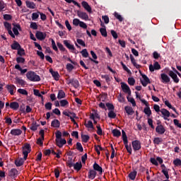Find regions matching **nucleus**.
<instances>
[{
  "mask_svg": "<svg viewBox=\"0 0 181 181\" xmlns=\"http://www.w3.org/2000/svg\"><path fill=\"white\" fill-rule=\"evenodd\" d=\"M26 76L30 81H40V76L33 71H28Z\"/></svg>",
  "mask_w": 181,
  "mask_h": 181,
  "instance_id": "nucleus-1",
  "label": "nucleus"
},
{
  "mask_svg": "<svg viewBox=\"0 0 181 181\" xmlns=\"http://www.w3.org/2000/svg\"><path fill=\"white\" fill-rule=\"evenodd\" d=\"M30 153V144H24L23 146V155H24V159H28V155Z\"/></svg>",
  "mask_w": 181,
  "mask_h": 181,
  "instance_id": "nucleus-2",
  "label": "nucleus"
},
{
  "mask_svg": "<svg viewBox=\"0 0 181 181\" xmlns=\"http://www.w3.org/2000/svg\"><path fill=\"white\" fill-rule=\"evenodd\" d=\"M160 64H159V62L157 61H154V64L149 65V71L153 73V71H155V70H160Z\"/></svg>",
  "mask_w": 181,
  "mask_h": 181,
  "instance_id": "nucleus-3",
  "label": "nucleus"
},
{
  "mask_svg": "<svg viewBox=\"0 0 181 181\" xmlns=\"http://www.w3.org/2000/svg\"><path fill=\"white\" fill-rule=\"evenodd\" d=\"M121 87H122V91H124L125 94H128V95H131V88L127 83L122 82Z\"/></svg>",
  "mask_w": 181,
  "mask_h": 181,
  "instance_id": "nucleus-4",
  "label": "nucleus"
},
{
  "mask_svg": "<svg viewBox=\"0 0 181 181\" xmlns=\"http://www.w3.org/2000/svg\"><path fill=\"white\" fill-rule=\"evenodd\" d=\"M106 107L109 110V112H108L109 118H114V105L111 103H106Z\"/></svg>",
  "mask_w": 181,
  "mask_h": 181,
  "instance_id": "nucleus-5",
  "label": "nucleus"
},
{
  "mask_svg": "<svg viewBox=\"0 0 181 181\" xmlns=\"http://www.w3.org/2000/svg\"><path fill=\"white\" fill-rule=\"evenodd\" d=\"M160 112L162 115H163V119H165V121H170L168 118L169 117H170V112H169V110L163 108L160 110Z\"/></svg>",
  "mask_w": 181,
  "mask_h": 181,
  "instance_id": "nucleus-6",
  "label": "nucleus"
},
{
  "mask_svg": "<svg viewBox=\"0 0 181 181\" xmlns=\"http://www.w3.org/2000/svg\"><path fill=\"white\" fill-rule=\"evenodd\" d=\"M63 43L69 50H71L73 53H76V48L74 47V45L70 44V41L65 40L63 41Z\"/></svg>",
  "mask_w": 181,
  "mask_h": 181,
  "instance_id": "nucleus-7",
  "label": "nucleus"
},
{
  "mask_svg": "<svg viewBox=\"0 0 181 181\" xmlns=\"http://www.w3.org/2000/svg\"><path fill=\"white\" fill-rule=\"evenodd\" d=\"M6 88L7 89L8 93H10L11 95H13V94L16 93V86H15V85H6Z\"/></svg>",
  "mask_w": 181,
  "mask_h": 181,
  "instance_id": "nucleus-8",
  "label": "nucleus"
},
{
  "mask_svg": "<svg viewBox=\"0 0 181 181\" xmlns=\"http://www.w3.org/2000/svg\"><path fill=\"white\" fill-rule=\"evenodd\" d=\"M156 132L159 135H163L165 132H166V129H165V127L162 124H159L156 127Z\"/></svg>",
  "mask_w": 181,
  "mask_h": 181,
  "instance_id": "nucleus-9",
  "label": "nucleus"
},
{
  "mask_svg": "<svg viewBox=\"0 0 181 181\" xmlns=\"http://www.w3.org/2000/svg\"><path fill=\"white\" fill-rule=\"evenodd\" d=\"M168 76H170V77H171V78H173L174 83H179L180 79L177 77V74L176 73H175L173 71H168Z\"/></svg>",
  "mask_w": 181,
  "mask_h": 181,
  "instance_id": "nucleus-10",
  "label": "nucleus"
},
{
  "mask_svg": "<svg viewBox=\"0 0 181 181\" xmlns=\"http://www.w3.org/2000/svg\"><path fill=\"white\" fill-rule=\"evenodd\" d=\"M141 76L144 80V81L141 80V83L143 87H146V86H148V84H151V80L146 74H142Z\"/></svg>",
  "mask_w": 181,
  "mask_h": 181,
  "instance_id": "nucleus-11",
  "label": "nucleus"
},
{
  "mask_svg": "<svg viewBox=\"0 0 181 181\" xmlns=\"http://www.w3.org/2000/svg\"><path fill=\"white\" fill-rule=\"evenodd\" d=\"M132 145L133 146L134 151H139V149H141V141H139L138 140L133 141L132 142Z\"/></svg>",
  "mask_w": 181,
  "mask_h": 181,
  "instance_id": "nucleus-12",
  "label": "nucleus"
},
{
  "mask_svg": "<svg viewBox=\"0 0 181 181\" xmlns=\"http://www.w3.org/2000/svg\"><path fill=\"white\" fill-rule=\"evenodd\" d=\"M161 82L164 84H168V83H170V78L166 74H160Z\"/></svg>",
  "mask_w": 181,
  "mask_h": 181,
  "instance_id": "nucleus-13",
  "label": "nucleus"
},
{
  "mask_svg": "<svg viewBox=\"0 0 181 181\" xmlns=\"http://www.w3.org/2000/svg\"><path fill=\"white\" fill-rule=\"evenodd\" d=\"M40 135L41 137L38 138L37 140V145H43V139H45V130L42 129L40 131Z\"/></svg>",
  "mask_w": 181,
  "mask_h": 181,
  "instance_id": "nucleus-14",
  "label": "nucleus"
},
{
  "mask_svg": "<svg viewBox=\"0 0 181 181\" xmlns=\"http://www.w3.org/2000/svg\"><path fill=\"white\" fill-rule=\"evenodd\" d=\"M19 172L16 168H12L10 170L8 173V176L11 177L12 179H15L18 175Z\"/></svg>",
  "mask_w": 181,
  "mask_h": 181,
  "instance_id": "nucleus-15",
  "label": "nucleus"
},
{
  "mask_svg": "<svg viewBox=\"0 0 181 181\" xmlns=\"http://www.w3.org/2000/svg\"><path fill=\"white\" fill-rule=\"evenodd\" d=\"M77 15L78 18H81V19H83V21H88V14L86 12L78 11Z\"/></svg>",
  "mask_w": 181,
  "mask_h": 181,
  "instance_id": "nucleus-16",
  "label": "nucleus"
},
{
  "mask_svg": "<svg viewBox=\"0 0 181 181\" xmlns=\"http://www.w3.org/2000/svg\"><path fill=\"white\" fill-rule=\"evenodd\" d=\"M35 37L38 40H45L46 39V33L37 31L35 34Z\"/></svg>",
  "mask_w": 181,
  "mask_h": 181,
  "instance_id": "nucleus-17",
  "label": "nucleus"
},
{
  "mask_svg": "<svg viewBox=\"0 0 181 181\" xmlns=\"http://www.w3.org/2000/svg\"><path fill=\"white\" fill-rule=\"evenodd\" d=\"M55 141L59 148H63V145H66V144H67V141L64 139H56Z\"/></svg>",
  "mask_w": 181,
  "mask_h": 181,
  "instance_id": "nucleus-18",
  "label": "nucleus"
},
{
  "mask_svg": "<svg viewBox=\"0 0 181 181\" xmlns=\"http://www.w3.org/2000/svg\"><path fill=\"white\" fill-rule=\"evenodd\" d=\"M81 5L83 8H84V9L87 11V12H89V13H91L92 12L91 6L88 5V3H87V1H82Z\"/></svg>",
  "mask_w": 181,
  "mask_h": 181,
  "instance_id": "nucleus-19",
  "label": "nucleus"
},
{
  "mask_svg": "<svg viewBox=\"0 0 181 181\" xmlns=\"http://www.w3.org/2000/svg\"><path fill=\"white\" fill-rule=\"evenodd\" d=\"M95 176H97V172L94 170H90L88 175V179L93 180V179H95Z\"/></svg>",
  "mask_w": 181,
  "mask_h": 181,
  "instance_id": "nucleus-20",
  "label": "nucleus"
},
{
  "mask_svg": "<svg viewBox=\"0 0 181 181\" xmlns=\"http://www.w3.org/2000/svg\"><path fill=\"white\" fill-rule=\"evenodd\" d=\"M22 134V130L19 129H13L11 130V134L13 136H18V135H21Z\"/></svg>",
  "mask_w": 181,
  "mask_h": 181,
  "instance_id": "nucleus-21",
  "label": "nucleus"
},
{
  "mask_svg": "<svg viewBox=\"0 0 181 181\" xmlns=\"http://www.w3.org/2000/svg\"><path fill=\"white\" fill-rule=\"evenodd\" d=\"M49 73H51L52 77L54 78V80H56V81H59V78L60 77L59 72L54 71L53 69H49Z\"/></svg>",
  "mask_w": 181,
  "mask_h": 181,
  "instance_id": "nucleus-22",
  "label": "nucleus"
},
{
  "mask_svg": "<svg viewBox=\"0 0 181 181\" xmlns=\"http://www.w3.org/2000/svg\"><path fill=\"white\" fill-rule=\"evenodd\" d=\"M143 112H144L148 118L152 115V110H151V107L149 106L144 107Z\"/></svg>",
  "mask_w": 181,
  "mask_h": 181,
  "instance_id": "nucleus-23",
  "label": "nucleus"
},
{
  "mask_svg": "<svg viewBox=\"0 0 181 181\" xmlns=\"http://www.w3.org/2000/svg\"><path fill=\"white\" fill-rule=\"evenodd\" d=\"M93 169L95 171L96 170L97 172H99V175H103V168H101L97 163L93 164Z\"/></svg>",
  "mask_w": 181,
  "mask_h": 181,
  "instance_id": "nucleus-24",
  "label": "nucleus"
},
{
  "mask_svg": "<svg viewBox=\"0 0 181 181\" xmlns=\"http://www.w3.org/2000/svg\"><path fill=\"white\" fill-rule=\"evenodd\" d=\"M25 160H26V159H25V157H23V158H18L15 160V164L17 167L22 166Z\"/></svg>",
  "mask_w": 181,
  "mask_h": 181,
  "instance_id": "nucleus-25",
  "label": "nucleus"
},
{
  "mask_svg": "<svg viewBox=\"0 0 181 181\" xmlns=\"http://www.w3.org/2000/svg\"><path fill=\"white\" fill-rule=\"evenodd\" d=\"M19 30H21V25H14V27L13 28V32L14 35H16V36H18V35H19Z\"/></svg>",
  "mask_w": 181,
  "mask_h": 181,
  "instance_id": "nucleus-26",
  "label": "nucleus"
},
{
  "mask_svg": "<svg viewBox=\"0 0 181 181\" xmlns=\"http://www.w3.org/2000/svg\"><path fill=\"white\" fill-rule=\"evenodd\" d=\"M124 110L128 115H133L135 112L131 106H125Z\"/></svg>",
  "mask_w": 181,
  "mask_h": 181,
  "instance_id": "nucleus-27",
  "label": "nucleus"
},
{
  "mask_svg": "<svg viewBox=\"0 0 181 181\" xmlns=\"http://www.w3.org/2000/svg\"><path fill=\"white\" fill-rule=\"evenodd\" d=\"M130 60L133 66H134L136 69H141V65L136 64V61L135 60V58L134 57V56H132V54H130Z\"/></svg>",
  "mask_w": 181,
  "mask_h": 181,
  "instance_id": "nucleus-28",
  "label": "nucleus"
},
{
  "mask_svg": "<svg viewBox=\"0 0 181 181\" xmlns=\"http://www.w3.org/2000/svg\"><path fill=\"white\" fill-rule=\"evenodd\" d=\"M11 47L13 50H19L21 47L18 42L14 41L13 43L11 45Z\"/></svg>",
  "mask_w": 181,
  "mask_h": 181,
  "instance_id": "nucleus-29",
  "label": "nucleus"
},
{
  "mask_svg": "<svg viewBox=\"0 0 181 181\" xmlns=\"http://www.w3.org/2000/svg\"><path fill=\"white\" fill-rule=\"evenodd\" d=\"M70 166H74V168L75 170H80L81 169V168H83V165H81V163H76V164H69Z\"/></svg>",
  "mask_w": 181,
  "mask_h": 181,
  "instance_id": "nucleus-30",
  "label": "nucleus"
},
{
  "mask_svg": "<svg viewBox=\"0 0 181 181\" xmlns=\"http://www.w3.org/2000/svg\"><path fill=\"white\" fill-rule=\"evenodd\" d=\"M27 8L30 9H35L36 8V4L32 1H25Z\"/></svg>",
  "mask_w": 181,
  "mask_h": 181,
  "instance_id": "nucleus-31",
  "label": "nucleus"
},
{
  "mask_svg": "<svg viewBox=\"0 0 181 181\" xmlns=\"http://www.w3.org/2000/svg\"><path fill=\"white\" fill-rule=\"evenodd\" d=\"M15 69L16 70H19V71H21V74H25V73H26L28 71V69H22L20 64H16Z\"/></svg>",
  "mask_w": 181,
  "mask_h": 181,
  "instance_id": "nucleus-32",
  "label": "nucleus"
},
{
  "mask_svg": "<svg viewBox=\"0 0 181 181\" xmlns=\"http://www.w3.org/2000/svg\"><path fill=\"white\" fill-rule=\"evenodd\" d=\"M130 97L131 95H127V101H129V103H131L133 107H136V103L135 102V99H134V98H130Z\"/></svg>",
  "mask_w": 181,
  "mask_h": 181,
  "instance_id": "nucleus-33",
  "label": "nucleus"
},
{
  "mask_svg": "<svg viewBox=\"0 0 181 181\" xmlns=\"http://www.w3.org/2000/svg\"><path fill=\"white\" fill-rule=\"evenodd\" d=\"M10 108H11V110H18V108H19V103H18V102L11 103Z\"/></svg>",
  "mask_w": 181,
  "mask_h": 181,
  "instance_id": "nucleus-34",
  "label": "nucleus"
},
{
  "mask_svg": "<svg viewBox=\"0 0 181 181\" xmlns=\"http://www.w3.org/2000/svg\"><path fill=\"white\" fill-rule=\"evenodd\" d=\"M136 175H137L136 170H134L129 174V179H131V180H135L136 177Z\"/></svg>",
  "mask_w": 181,
  "mask_h": 181,
  "instance_id": "nucleus-35",
  "label": "nucleus"
},
{
  "mask_svg": "<svg viewBox=\"0 0 181 181\" xmlns=\"http://www.w3.org/2000/svg\"><path fill=\"white\" fill-rule=\"evenodd\" d=\"M51 127H53L54 128H59L60 127V122H59L58 119H54L51 123Z\"/></svg>",
  "mask_w": 181,
  "mask_h": 181,
  "instance_id": "nucleus-36",
  "label": "nucleus"
},
{
  "mask_svg": "<svg viewBox=\"0 0 181 181\" xmlns=\"http://www.w3.org/2000/svg\"><path fill=\"white\" fill-rule=\"evenodd\" d=\"M124 144L128 153L131 155L132 153V148H131V145H128V140L127 141V142H124Z\"/></svg>",
  "mask_w": 181,
  "mask_h": 181,
  "instance_id": "nucleus-37",
  "label": "nucleus"
},
{
  "mask_svg": "<svg viewBox=\"0 0 181 181\" xmlns=\"http://www.w3.org/2000/svg\"><path fill=\"white\" fill-rule=\"evenodd\" d=\"M81 54L82 55V57H85V59H87V57L90 58V54H88L87 49H83V50H81Z\"/></svg>",
  "mask_w": 181,
  "mask_h": 181,
  "instance_id": "nucleus-38",
  "label": "nucleus"
},
{
  "mask_svg": "<svg viewBox=\"0 0 181 181\" xmlns=\"http://www.w3.org/2000/svg\"><path fill=\"white\" fill-rule=\"evenodd\" d=\"M163 139L160 137H155L153 139V144L155 145H160V144L163 142Z\"/></svg>",
  "mask_w": 181,
  "mask_h": 181,
  "instance_id": "nucleus-39",
  "label": "nucleus"
},
{
  "mask_svg": "<svg viewBox=\"0 0 181 181\" xmlns=\"http://www.w3.org/2000/svg\"><path fill=\"white\" fill-rule=\"evenodd\" d=\"M66 97V93L62 90H59L57 98L58 100H62V98H64Z\"/></svg>",
  "mask_w": 181,
  "mask_h": 181,
  "instance_id": "nucleus-40",
  "label": "nucleus"
},
{
  "mask_svg": "<svg viewBox=\"0 0 181 181\" xmlns=\"http://www.w3.org/2000/svg\"><path fill=\"white\" fill-rule=\"evenodd\" d=\"M102 78H104L107 83H110L112 80V77H110L109 75H101Z\"/></svg>",
  "mask_w": 181,
  "mask_h": 181,
  "instance_id": "nucleus-41",
  "label": "nucleus"
},
{
  "mask_svg": "<svg viewBox=\"0 0 181 181\" xmlns=\"http://www.w3.org/2000/svg\"><path fill=\"white\" fill-rule=\"evenodd\" d=\"M64 1L68 4H71L72 2V4H74V5H75L76 6H78V8H81V6H80V4L74 0H64Z\"/></svg>",
  "mask_w": 181,
  "mask_h": 181,
  "instance_id": "nucleus-42",
  "label": "nucleus"
},
{
  "mask_svg": "<svg viewBox=\"0 0 181 181\" xmlns=\"http://www.w3.org/2000/svg\"><path fill=\"white\" fill-rule=\"evenodd\" d=\"M17 50V54H18V56H25L26 54V53L25 52V49H23V48H22L21 47L19 48V49Z\"/></svg>",
  "mask_w": 181,
  "mask_h": 181,
  "instance_id": "nucleus-43",
  "label": "nucleus"
},
{
  "mask_svg": "<svg viewBox=\"0 0 181 181\" xmlns=\"http://www.w3.org/2000/svg\"><path fill=\"white\" fill-rule=\"evenodd\" d=\"M114 16L116 19L119 20V22H122V21H124V18L122 17V16L119 15L118 13L115 12Z\"/></svg>",
  "mask_w": 181,
  "mask_h": 181,
  "instance_id": "nucleus-44",
  "label": "nucleus"
},
{
  "mask_svg": "<svg viewBox=\"0 0 181 181\" xmlns=\"http://www.w3.org/2000/svg\"><path fill=\"white\" fill-rule=\"evenodd\" d=\"M173 165H175V166L179 167L181 166V160L180 158H176L175 160H173Z\"/></svg>",
  "mask_w": 181,
  "mask_h": 181,
  "instance_id": "nucleus-45",
  "label": "nucleus"
},
{
  "mask_svg": "<svg viewBox=\"0 0 181 181\" xmlns=\"http://www.w3.org/2000/svg\"><path fill=\"white\" fill-rule=\"evenodd\" d=\"M16 81L18 84H19L22 87H23V86H25V81H23V79H21L19 78H16Z\"/></svg>",
  "mask_w": 181,
  "mask_h": 181,
  "instance_id": "nucleus-46",
  "label": "nucleus"
},
{
  "mask_svg": "<svg viewBox=\"0 0 181 181\" xmlns=\"http://www.w3.org/2000/svg\"><path fill=\"white\" fill-rule=\"evenodd\" d=\"M161 172L163 173L164 176H165L166 179H169V169H163Z\"/></svg>",
  "mask_w": 181,
  "mask_h": 181,
  "instance_id": "nucleus-47",
  "label": "nucleus"
},
{
  "mask_svg": "<svg viewBox=\"0 0 181 181\" xmlns=\"http://www.w3.org/2000/svg\"><path fill=\"white\" fill-rule=\"evenodd\" d=\"M122 136L123 142H127L128 141V136H127V133H125V131L122 130Z\"/></svg>",
  "mask_w": 181,
  "mask_h": 181,
  "instance_id": "nucleus-48",
  "label": "nucleus"
},
{
  "mask_svg": "<svg viewBox=\"0 0 181 181\" xmlns=\"http://www.w3.org/2000/svg\"><path fill=\"white\" fill-rule=\"evenodd\" d=\"M150 162L151 163H152V165H154L155 166L159 165V163H158V160H156V158H151Z\"/></svg>",
  "mask_w": 181,
  "mask_h": 181,
  "instance_id": "nucleus-49",
  "label": "nucleus"
},
{
  "mask_svg": "<svg viewBox=\"0 0 181 181\" xmlns=\"http://www.w3.org/2000/svg\"><path fill=\"white\" fill-rule=\"evenodd\" d=\"M70 83H71V84H72V86H73L75 88H78L79 83H78V81L77 80L73 79Z\"/></svg>",
  "mask_w": 181,
  "mask_h": 181,
  "instance_id": "nucleus-50",
  "label": "nucleus"
},
{
  "mask_svg": "<svg viewBox=\"0 0 181 181\" xmlns=\"http://www.w3.org/2000/svg\"><path fill=\"white\" fill-rule=\"evenodd\" d=\"M59 104L61 107H66V105H69V101L67 100H62L59 101Z\"/></svg>",
  "mask_w": 181,
  "mask_h": 181,
  "instance_id": "nucleus-51",
  "label": "nucleus"
},
{
  "mask_svg": "<svg viewBox=\"0 0 181 181\" xmlns=\"http://www.w3.org/2000/svg\"><path fill=\"white\" fill-rule=\"evenodd\" d=\"M85 126L86 127V128H90L92 129H94V126L93 125V122L91 121H88V122L85 124Z\"/></svg>",
  "mask_w": 181,
  "mask_h": 181,
  "instance_id": "nucleus-52",
  "label": "nucleus"
},
{
  "mask_svg": "<svg viewBox=\"0 0 181 181\" xmlns=\"http://www.w3.org/2000/svg\"><path fill=\"white\" fill-rule=\"evenodd\" d=\"M128 83L129 86H135V78L132 77L128 78Z\"/></svg>",
  "mask_w": 181,
  "mask_h": 181,
  "instance_id": "nucleus-53",
  "label": "nucleus"
},
{
  "mask_svg": "<svg viewBox=\"0 0 181 181\" xmlns=\"http://www.w3.org/2000/svg\"><path fill=\"white\" fill-rule=\"evenodd\" d=\"M77 44L83 46V47H86V42L81 39L76 40Z\"/></svg>",
  "mask_w": 181,
  "mask_h": 181,
  "instance_id": "nucleus-54",
  "label": "nucleus"
},
{
  "mask_svg": "<svg viewBox=\"0 0 181 181\" xmlns=\"http://www.w3.org/2000/svg\"><path fill=\"white\" fill-rule=\"evenodd\" d=\"M16 62H17V63H18V64H23V63H25V58H23V57H18L17 58H16Z\"/></svg>",
  "mask_w": 181,
  "mask_h": 181,
  "instance_id": "nucleus-55",
  "label": "nucleus"
},
{
  "mask_svg": "<svg viewBox=\"0 0 181 181\" xmlns=\"http://www.w3.org/2000/svg\"><path fill=\"white\" fill-rule=\"evenodd\" d=\"M57 45L59 50H61V52H66V48H64V47L63 46V44L60 42H57Z\"/></svg>",
  "mask_w": 181,
  "mask_h": 181,
  "instance_id": "nucleus-56",
  "label": "nucleus"
},
{
  "mask_svg": "<svg viewBox=\"0 0 181 181\" xmlns=\"http://www.w3.org/2000/svg\"><path fill=\"white\" fill-rule=\"evenodd\" d=\"M76 149L79 151V152H83V146L81 145V143H76Z\"/></svg>",
  "mask_w": 181,
  "mask_h": 181,
  "instance_id": "nucleus-57",
  "label": "nucleus"
},
{
  "mask_svg": "<svg viewBox=\"0 0 181 181\" xmlns=\"http://www.w3.org/2000/svg\"><path fill=\"white\" fill-rule=\"evenodd\" d=\"M114 136H117V138L121 136V131L115 129H114Z\"/></svg>",
  "mask_w": 181,
  "mask_h": 181,
  "instance_id": "nucleus-58",
  "label": "nucleus"
},
{
  "mask_svg": "<svg viewBox=\"0 0 181 181\" xmlns=\"http://www.w3.org/2000/svg\"><path fill=\"white\" fill-rule=\"evenodd\" d=\"M100 32L102 36H104V37H107V30H105V28H100Z\"/></svg>",
  "mask_w": 181,
  "mask_h": 181,
  "instance_id": "nucleus-59",
  "label": "nucleus"
},
{
  "mask_svg": "<svg viewBox=\"0 0 181 181\" xmlns=\"http://www.w3.org/2000/svg\"><path fill=\"white\" fill-rule=\"evenodd\" d=\"M81 21H80V20L78 19V18H74V20H73V25H74V26H78V25H80V23H81Z\"/></svg>",
  "mask_w": 181,
  "mask_h": 181,
  "instance_id": "nucleus-60",
  "label": "nucleus"
},
{
  "mask_svg": "<svg viewBox=\"0 0 181 181\" xmlns=\"http://www.w3.org/2000/svg\"><path fill=\"white\" fill-rule=\"evenodd\" d=\"M81 138L83 142H88V139H90V136H88V135H82Z\"/></svg>",
  "mask_w": 181,
  "mask_h": 181,
  "instance_id": "nucleus-61",
  "label": "nucleus"
},
{
  "mask_svg": "<svg viewBox=\"0 0 181 181\" xmlns=\"http://www.w3.org/2000/svg\"><path fill=\"white\" fill-rule=\"evenodd\" d=\"M52 103L49 102V103H47L45 105V109L47 110L48 111H50V110H52Z\"/></svg>",
  "mask_w": 181,
  "mask_h": 181,
  "instance_id": "nucleus-62",
  "label": "nucleus"
},
{
  "mask_svg": "<svg viewBox=\"0 0 181 181\" xmlns=\"http://www.w3.org/2000/svg\"><path fill=\"white\" fill-rule=\"evenodd\" d=\"M37 127H39V125H37L36 123H33L30 127L31 131H37Z\"/></svg>",
  "mask_w": 181,
  "mask_h": 181,
  "instance_id": "nucleus-63",
  "label": "nucleus"
},
{
  "mask_svg": "<svg viewBox=\"0 0 181 181\" xmlns=\"http://www.w3.org/2000/svg\"><path fill=\"white\" fill-rule=\"evenodd\" d=\"M174 122V125H175V127H177V128H181V124L179 123V120L177 119H175L173 120Z\"/></svg>",
  "mask_w": 181,
  "mask_h": 181,
  "instance_id": "nucleus-64",
  "label": "nucleus"
}]
</instances>
